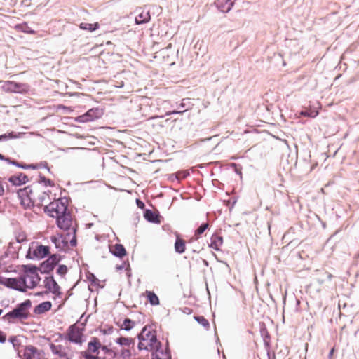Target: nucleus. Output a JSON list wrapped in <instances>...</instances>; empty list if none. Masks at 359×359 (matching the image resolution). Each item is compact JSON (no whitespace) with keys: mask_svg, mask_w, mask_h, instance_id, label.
Here are the masks:
<instances>
[{"mask_svg":"<svg viewBox=\"0 0 359 359\" xmlns=\"http://www.w3.org/2000/svg\"><path fill=\"white\" fill-rule=\"evenodd\" d=\"M195 320L200 323L202 326H203L205 329L208 330L210 327V323L208 320L205 318L203 316H195Z\"/></svg>","mask_w":359,"mask_h":359,"instance_id":"obj_28","label":"nucleus"},{"mask_svg":"<svg viewBox=\"0 0 359 359\" xmlns=\"http://www.w3.org/2000/svg\"><path fill=\"white\" fill-rule=\"evenodd\" d=\"M140 350L154 351L160 349L161 342L157 339L155 329L152 325H146L138 335Z\"/></svg>","mask_w":359,"mask_h":359,"instance_id":"obj_2","label":"nucleus"},{"mask_svg":"<svg viewBox=\"0 0 359 359\" xmlns=\"http://www.w3.org/2000/svg\"><path fill=\"white\" fill-rule=\"evenodd\" d=\"M100 349L104 353V354H107V353H108L109 351L110 350L106 346H103V345H102V347L100 348Z\"/></svg>","mask_w":359,"mask_h":359,"instance_id":"obj_39","label":"nucleus"},{"mask_svg":"<svg viewBox=\"0 0 359 359\" xmlns=\"http://www.w3.org/2000/svg\"><path fill=\"white\" fill-rule=\"evenodd\" d=\"M4 156L0 154V160H4Z\"/></svg>","mask_w":359,"mask_h":359,"instance_id":"obj_44","label":"nucleus"},{"mask_svg":"<svg viewBox=\"0 0 359 359\" xmlns=\"http://www.w3.org/2000/svg\"><path fill=\"white\" fill-rule=\"evenodd\" d=\"M102 347V344L100 339L97 337H92L90 341L88 344L87 350L83 352V357H96L99 354V350Z\"/></svg>","mask_w":359,"mask_h":359,"instance_id":"obj_9","label":"nucleus"},{"mask_svg":"<svg viewBox=\"0 0 359 359\" xmlns=\"http://www.w3.org/2000/svg\"><path fill=\"white\" fill-rule=\"evenodd\" d=\"M1 283L8 287L23 292L20 277L19 278H4Z\"/></svg>","mask_w":359,"mask_h":359,"instance_id":"obj_14","label":"nucleus"},{"mask_svg":"<svg viewBox=\"0 0 359 359\" xmlns=\"http://www.w3.org/2000/svg\"><path fill=\"white\" fill-rule=\"evenodd\" d=\"M43 182H44V184L46 186L53 187L55 185L54 182L52 180L46 179L44 177L43 178Z\"/></svg>","mask_w":359,"mask_h":359,"instance_id":"obj_36","label":"nucleus"},{"mask_svg":"<svg viewBox=\"0 0 359 359\" xmlns=\"http://www.w3.org/2000/svg\"><path fill=\"white\" fill-rule=\"evenodd\" d=\"M135 325V322L131 320L129 318H126L123 323L121 324V325L120 326V327L121 329H123L125 330H131Z\"/></svg>","mask_w":359,"mask_h":359,"instance_id":"obj_27","label":"nucleus"},{"mask_svg":"<svg viewBox=\"0 0 359 359\" xmlns=\"http://www.w3.org/2000/svg\"><path fill=\"white\" fill-rule=\"evenodd\" d=\"M223 238L217 234H213L210 238V246L215 250H219L220 247L222 245Z\"/></svg>","mask_w":359,"mask_h":359,"instance_id":"obj_21","label":"nucleus"},{"mask_svg":"<svg viewBox=\"0 0 359 359\" xmlns=\"http://www.w3.org/2000/svg\"><path fill=\"white\" fill-rule=\"evenodd\" d=\"M116 342L125 348H133L134 346V340L129 337H119Z\"/></svg>","mask_w":359,"mask_h":359,"instance_id":"obj_22","label":"nucleus"},{"mask_svg":"<svg viewBox=\"0 0 359 359\" xmlns=\"http://www.w3.org/2000/svg\"><path fill=\"white\" fill-rule=\"evenodd\" d=\"M29 254H32V258L41 259L50 254L48 246L32 243L29 248Z\"/></svg>","mask_w":359,"mask_h":359,"instance_id":"obj_8","label":"nucleus"},{"mask_svg":"<svg viewBox=\"0 0 359 359\" xmlns=\"http://www.w3.org/2000/svg\"><path fill=\"white\" fill-rule=\"evenodd\" d=\"M100 27V25L98 22H95L93 24L91 23H86V22H82L79 25V28L83 30H88L89 32H93L96 29H97Z\"/></svg>","mask_w":359,"mask_h":359,"instance_id":"obj_25","label":"nucleus"},{"mask_svg":"<svg viewBox=\"0 0 359 359\" xmlns=\"http://www.w3.org/2000/svg\"><path fill=\"white\" fill-rule=\"evenodd\" d=\"M57 226L64 231H67L66 236L63 238L62 236H51V241L55 243V247L60 250H64L67 247L69 243L72 246L76 244V224H74L72 215L69 212L55 218Z\"/></svg>","mask_w":359,"mask_h":359,"instance_id":"obj_1","label":"nucleus"},{"mask_svg":"<svg viewBox=\"0 0 359 359\" xmlns=\"http://www.w3.org/2000/svg\"><path fill=\"white\" fill-rule=\"evenodd\" d=\"M23 292L26 288L32 289L40 282V277L36 267H31L25 270L24 273L20 276Z\"/></svg>","mask_w":359,"mask_h":359,"instance_id":"obj_5","label":"nucleus"},{"mask_svg":"<svg viewBox=\"0 0 359 359\" xmlns=\"http://www.w3.org/2000/svg\"><path fill=\"white\" fill-rule=\"evenodd\" d=\"M50 349L57 359H72L74 355V351L67 341L61 343H51Z\"/></svg>","mask_w":359,"mask_h":359,"instance_id":"obj_6","label":"nucleus"},{"mask_svg":"<svg viewBox=\"0 0 359 359\" xmlns=\"http://www.w3.org/2000/svg\"><path fill=\"white\" fill-rule=\"evenodd\" d=\"M91 276H92V278H93V280H92L93 282H94L95 280L98 281V280L94 276V275L91 274Z\"/></svg>","mask_w":359,"mask_h":359,"instance_id":"obj_43","label":"nucleus"},{"mask_svg":"<svg viewBox=\"0 0 359 359\" xmlns=\"http://www.w3.org/2000/svg\"><path fill=\"white\" fill-rule=\"evenodd\" d=\"M131 348H123L120 352H117V359H130L132 355Z\"/></svg>","mask_w":359,"mask_h":359,"instance_id":"obj_26","label":"nucleus"},{"mask_svg":"<svg viewBox=\"0 0 359 359\" xmlns=\"http://www.w3.org/2000/svg\"><path fill=\"white\" fill-rule=\"evenodd\" d=\"M209 224L208 223H205L201 224L195 231L196 239H198L199 236L204 233V231L208 228Z\"/></svg>","mask_w":359,"mask_h":359,"instance_id":"obj_29","label":"nucleus"},{"mask_svg":"<svg viewBox=\"0 0 359 359\" xmlns=\"http://www.w3.org/2000/svg\"><path fill=\"white\" fill-rule=\"evenodd\" d=\"M22 359H46V354L43 350L29 345L25 348Z\"/></svg>","mask_w":359,"mask_h":359,"instance_id":"obj_10","label":"nucleus"},{"mask_svg":"<svg viewBox=\"0 0 359 359\" xmlns=\"http://www.w3.org/2000/svg\"><path fill=\"white\" fill-rule=\"evenodd\" d=\"M334 351H335V348H334V347H333V348L330 350V353H329V358H330V359H332V356H333V355H334Z\"/></svg>","mask_w":359,"mask_h":359,"instance_id":"obj_40","label":"nucleus"},{"mask_svg":"<svg viewBox=\"0 0 359 359\" xmlns=\"http://www.w3.org/2000/svg\"><path fill=\"white\" fill-rule=\"evenodd\" d=\"M67 267L65 265H60L57 268V273L61 276H63L67 272Z\"/></svg>","mask_w":359,"mask_h":359,"instance_id":"obj_32","label":"nucleus"},{"mask_svg":"<svg viewBox=\"0 0 359 359\" xmlns=\"http://www.w3.org/2000/svg\"><path fill=\"white\" fill-rule=\"evenodd\" d=\"M186 242L180 238L178 233L176 234V241L175 243V250L176 252L182 254L185 252Z\"/></svg>","mask_w":359,"mask_h":359,"instance_id":"obj_20","label":"nucleus"},{"mask_svg":"<svg viewBox=\"0 0 359 359\" xmlns=\"http://www.w3.org/2000/svg\"><path fill=\"white\" fill-rule=\"evenodd\" d=\"M4 193V188L2 182L0 180V196H3Z\"/></svg>","mask_w":359,"mask_h":359,"instance_id":"obj_38","label":"nucleus"},{"mask_svg":"<svg viewBox=\"0 0 359 359\" xmlns=\"http://www.w3.org/2000/svg\"><path fill=\"white\" fill-rule=\"evenodd\" d=\"M3 313V310L1 309H0V316Z\"/></svg>","mask_w":359,"mask_h":359,"instance_id":"obj_46","label":"nucleus"},{"mask_svg":"<svg viewBox=\"0 0 359 359\" xmlns=\"http://www.w3.org/2000/svg\"><path fill=\"white\" fill-rule=\"evenodd\" d=\"M69 201L67 198L62 197L54 200L44 208L45 212L50 217L57 218L62 216L68 211Z\"/></svg>","mask_w":359,"mask_h":359,"instance_id":"obj_3","label":"nucleus"},{"mask_svg":"<svg viewBox=\"0 0 359 359\" xmlns=\"http://www.w3.org/2000/svg\"><path fill=\"white\" fill-rule=\"evenodd\" d=\"M13 164H15L17 166H18L21 168H23V169H36L37 168V165H34V164L23 165V164H20V163H15V162H14Z\"/></svg>","mask_w":359,"mask_h":359,"instance_id":"obj_30","label":"nucleus"},{"mask_svg":"<svg viewBox=\"0 0 359 359\" xmlns=\"http://www.w3.org/2000/svg\"><path fill=\"white\" fill-rule=\"evenodd\" d=\"M145 217L149 220V221H154V214L152 212L149 211V210H147L146 212H145Z\"/></svg>","mask_w":359,"mask_h":359,"instance_id":"obj_34","label":"nucleus"},{"mask_svg":"<svg viewBox=\"0 0 359 359\" xmlns=\"http://www.w3.org/2000/svg\"><path fill=\"white\" fill-rule=\"evenodd\" d=\"M60 262V257L57 255H53L41 264V269L43 273H49Z\"/></svg>","mask_w":359,"mask_h":359,"instance_id":"obj_13","label":"nucleus"},{"mask_svg":"<svg viewBox=\"0 0 359 359\" xmlns=\"http://www.w3.org/2000/svg\"><path fill=\"white\" fill-rule=\"evenodd\" d=\"M6 340V334L0 330V343L4 344Z\"/></svg>","mask_w":359,"mask_h":359,"instance_id":"obj_37","label":"nucleus"},{"mask_svg":"<svg viewBox=\"0 0 359 359\" xmlns=\"http://www.w3.org/2000/svg\"><path fill=\"white\" fill-rule=\"evenodd\" d=\"M152 352V359H171L170 353L168 351H163L158 349Z\"/></svg>","mask_w":359,"mask_h":359,"instance_id":"obj_24","label":"nucleus"},{"mask_svg":"<svg viewBox=\"0 0 359 359\" xmlns=\"http://www.w3.org/2000/svg\"><path fill=\"white\" fill-rule=\"evenodd\" d=\"M103 115V111L99 108H93L89 109L86 114L79 116L77 120L79 122L92 121L95 119L100 118Z\"/></svg>","mask_w":359,"mask_h":359,"instance_id":"obj_11","label":"nucleus"},{"mask_svg":"<svg viewBox=\"0 0 359 359\" xmlns=\"http://www.w3.org/2000/svg\"><path fill=\"white\" fill-rule=\"evenodd\" d=\"M85 359H98V358L92 356V357H84Z\"/></svg>","mask_w":359,"mask_h":359,"instance_id":"obj_42","label":"nucleus"},{"mask_svg":"<svg viewBox=\"0 0 359 359\" xmlns=\"http://www.w3.org/2000/svg\"><path fill=\"white\" fill-rule=\"evenodd\" d=\"M51 307H52V304L50 302H49V301L43 302L39 304V305H37L36 306H35V308L34 309V312L36 314H42V313H44L48 311L49 310H50Z\"/></svg>","mask_w":359,"mask_h":359,"instance_id":"obj_19","label":"nucleus"},{"mask_svg":"<svg viewBox=\"0 0 359 359\" xmlns=\"http://www.w3.org/2000/svg\"><path fill=\"white\" fill-rule=\"evenodd\" d=\"M83 336L82 329L74 324L68 328L66 338L69 341L81 345L83 343Z\"/></svg>","mask_w":359,"mask_h":359,"instance_id":"obj_7","label":"nucleus"},{"mask_svg":"<svg viewBox=\"0 0 359 359\" xmlns=\"http://www.w3.org/2000/svg\"><path fill=\"white\" fill-rule=\"evenodd\" d=\"M44 286L49 292L53 293L57 297H61L62 292L60 291V287L55 280L53 277H46L44 280Z\"/></svg>","mask_w":359,"mask_h":359,"instance_id":"obj_12","label":"nucleus"},{"mask_svg":"<svg viewBox=\"0 0 359 359\" xmlns=\"http://www.w3.org/2000/svg\"><path fill=\"white\" fill-rule=\"evenodd\" d=\"M177 113H178L177 111H172V112L169 113L168 114H177Z\"/></svg>","mask_w":359,"mask_h":359,"instance_id":"obj_45","label":"nucleus"},{"mask_svg":"<svg viewBox=\"0 0 359 359\" xmlns=\"http://www.w3.org/2000/svg\"><path fill=\"white\" fill-rule=\"evenodd\" d=\"M110 358H116L117 359V352L110 349L108 353L106 354Z\"/></svg>","mask_w":359,"mask_h":359,"instance_id":"obj_35","label":"nucleus"},{"mask_svg":"<svg viewBox=\"0 0 359 359\" xmlns=\"http://www.w3.org/2000/svg\"><path fill=\"white\" fill-rule=\"evenodd\" d=\"M142 296L147 298L151 306H158L160 304L158 296L153 291L146 290L142 294Z\"/></svg>","mask_w":359,"mask_h":359,"instance_id":"obj_18","label":"nucleus"},{"mask_svg":"<svg viewBox=\"0 0 359 359\" xmlns=\"http://www.w3.org/2000/svg\"><path fill=\"white\" fill-rule=\"evenodd\" d=\"M151 19V16L149 11L140 13L135 18V23L137 25L148 22Z\"/></svg>","mask_w":359,"mask_h":359,"instance_id":"obj_23","label":"nucleus"},{"mask_svg":"<svg viewBox=\"0 0 359 359\" xmlns=\"http://www.w3.org/2000/svg\"><path fill=\"white\" fill-rule=\"evenodd\" d=\"M9 85V88L12 89L15 92H20V85L14 83V82H9L8 83Z\"/></svg>","mask_w":359,"mask_h":359,"instance_id":"obj_31","label":"nucleus"},{"mask_svg":"<svg viewBox=\"0 0 359 359\" xmlns=\"http://www.w3.org/2000/svg\"><path fill=\"white\" fill-rule=\"evenodd\" d=\"M236 0H215L217 8L223 13H228L233 6Z\"/></svg>","mask_w":359,"mask_h":359,"instance_id":"obj_15","label":"nucleus"},{"mask_svg":"<svg viewBox=\"0 0 359 359\" xmlns=\"http://www.w3.org/2000/svg\"><path fill=\"white\" fill-rule=\"evenodd\" d=\"M8 182L13 185L20 186L26 184L28 182V177L22 172L16 174L9 177Z\"/></svg>","mask_w":359,"mask_h":359,"instance_id":"obj_16","label":"nucleus"},{"mask_svg":"<svg viewBox=\"0 0 359 359\" xmlns=\"http://www.w3.org/2000/svg\"><path fill=\"white\" fill-rule=\"evenodd\" d=\"M7 138V136L6 135H0V140H5Z\"/></svg>","mask_w":359,"mask_h":359,"instance_id":"obj_41","label":"nucleus"},{"mask_svg":"<svg viewBox=\"0 0 359 359\" xmlns=\"http://www.w3.org/2000/svg\"><path fill=\"white\" fill-rule=\"evenodd\" d=\"M32 306V302L29 299L19 304L13 310L7 313L3 316V319L10 321L11 320L27 319L29 315V309Z\"/></svg>","mask_w":359,"mask_h":359,"instance_id":"obj_4","label":"nucleus"},{"mask_svg":"<svg viewBox=\"0 0 359 359\" xmlns=\"http://www.w3.org/2000/svg\"><path fill=\"white\" fill-rule=\"evenodd\" d=\"M109 251L114 255L122 258L123 256L126 255V250L123 245L121 244H114L109 245Z\"/></svg>","mask_w":359,"mask_h":359,"instance_id":"obj_17","label":"nucleus"},{"mask_svg":"<svg viewBox=\"0 0 359 359\" xmlns=\"http://www.w3.org/2000/svg\"><path fill=\"white\" fill-rule=\"evenodd\" d=\"M318 114V111H312L311 113H309L308 111H302L301 115L304 116H309V117H316Z\"/></svg>","mask_w":359,"mask_h":359,"instance_id":"obj_33","label":"nucleus"}]
</instances>
